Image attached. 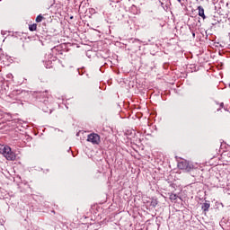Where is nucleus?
Wrapping results in <instances>:
<instances>
[{
    "mask_svg": "<svg viewBox=\"0 0 230 230\" xmlns=\"http://www.w3.org/2000/svg\"><path fill=\"white\" fill-rule=\"evenodd\" d=\"M0 154H2L7 161H15V159H17V155L12 151V147L9 146L0 145Z\"/></svg>",
    "mask_w": 230,
    "mask_h": 230,
    "instance_id": "obj_1",
    "label": "nucleus"
},
{
    "mask_svg": "<svg viewBox=\"0 0 230 230\" xmlns=\"http://www.w3.org/2000/svg\"><path fill=\"white\" fill-rule=\"evenodd\" d=\"M178 168L180 170H184L185 172H191V170H193V164L186 160H182L181 162L178 163Z\"/></svg>",
    "mask_w": 230,
    "mask_h": 230,
    "instance_id": "obj_2",
    "label": "nucleus"
},
{
    "mask_svg": "<svg viewBox=\"0 0 230 230\" xmlns=\"http://www.w3.org/2000/svg\"><path fill=\"white\" fill-rule=\"evenodd\" d=\"M87 141L89 143H92V145H98L102 142L100 135L96 133H91L90 135H88Z\"/></svg>",
    "mask_w": 230,
    "mask_h": 230,
    "instance_id": "obj_3",
    "label": "nucleus"
},
{
    "mask_svg": "<svg viewBox=\"0 0 230 230\" xmlns=\"http://www.w3.org/2000/svg\"><path fill=\"white\" fill-rule=\"evenodd\" d=\"M198 9L199 17H202V19H206V14H204V7L199 6Z\"/></svg>",
    "mask_w": 230,
    "mask_h": 230,
    "instance_id": "obj_4",
    "label": "nucleus"
},
{
    "mask_svg": "<svg viewBox=\"0 0 230 230\" xmlns=\"http://www.w3.org/2000/svg\"><path fill=\"white\" fill-rule=\"evenodd\" d=\"M209 208H210L209 203L206 202L202 205L201 209H203V211H208Z\"/></svg>",
    "mask_w": 230,
    "mask_h": 230,
    "instance_id": "obj_5",
    "label": "nucleus"
},
{
    "mask_svg": "<svg viewBox=\"0 0 230 230\" xmlns=\"http://www.w3.org/2000/svg\"><path fill=\"white\" fill-rule=\"evenodd\" d=\"M29 30H30V31H37V24L33 23V24L30 25Z\"/></svg>",
    "mask_w": 230,
    "mask_h": 230,
    "instance_id": "obj_6",
    "label": "nucleus"
},
{
    "mask_svg": "<svg viewBox=\"0 0 230 230\" xmlns=\"http://www.w3.org/2000/svg\"><path fill=\"white\" fill-rule=\"evenodd\" d=\"M44 19V16L41 14L38 15L36 18V22H42V20Z\"/></svg>",
    "mask_w": 230,
    "mask_h": 230,
    "instance_id": "obj_7",
    "label": "nucleus"
},
{
    "mask_svg": "<svg viewBox=\"0 0 230 230\" xmlns=\"http://www.w3.org/2000/svg\"><path fill=\"white\" fill-rule=\"evenodd\" d=\"M179 197L177 196V194H170V200L173 201L175 200L176 199H178Z\"/></svg>",
    "mask_w": 230,
    "mask_h": 230,
    "instance_id": "obj_8",
    "label": "nucleus"
},
{
    "mask_svg": "<svg viewBox=\"0 0 230 230\" xmlns=\"http://www.w3.org/2000/svg\"><path fill=\"white\" fill-rule=\"evenodd\" d=\"M220 105H221V107H224V102H222Z\"/></svg>",
    "mask_w": 230,
    "mask_h": 230,
    "instance_id": "obj_9",
    "label": "nucleus"
}]
</instances>
